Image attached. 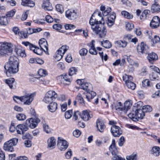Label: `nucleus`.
<instances>
[{"label":"nucleus","instance_id":"obj_1","mask_svg":"<svg viewBox=\"0 0 160 160\" xmlns=\"http://www.w3.org/2000/svg\"><path fill=\"white\" fill-rule=\"evenodd\" d=\"M19 62L18 58L15 56H10L8 59V63L4 67L7 76L11 77L12 75L17 72L19 70Z\"/></svg>","mask_w":160,"mask_h":160},{"label":"nucleus","instance_id":"obj_2","mask_svg":"<svg viewBox=\"0 0 160 160\" xmlns=\"http://www.w3.org/2000/svg\"><path fill=\"white\" fill-rule=\"evenodd\" d=\"M91 85L85 81L84 79H81V89L85 90L84 92L81 91L82 93V97L81 96V103L84 104L83 98L85 97L88 101L92 99L96 95L95 92L91 91L92 89Z\"/></svg>","mask_w":160,"mask_h":160},{"label":"nucleus","instance_id":"obj_3","mask_svg":"<svg viewBox=\"0 0 160 160\" xmlns=\"http://www.w3.org/2000/svg\"><path fill=\"white\" fill-rule=\"evenodd\" d=\"M12 45L9 43H3L0 45V57L9 55L12 51Z\"/></svg>","mask_w":160,"mask_h":160},{"label":"nucleus","instance_id":"obj_4","mask_svg":"<svg viewBox=\"0 0 160 160\" xmlns=\"http://www.w3.org/2000/svg\"><path fill=\"white\" fill-rule=\"evenodd\" d=\"M18 139L16 138H12L5 143L3 148L6 151L12 152L13 150V146H15L17 143Z\"/></svg>","mask_w":160,"mask_h":160},{"label":"nucleus","instance_id":"obj_5","mask_svg":"<svg viewBox=\"0 0 160 160\" xmlns=\"http://www.w3.org/2000/svg\"><path fill=\"white\" fill-rule=\"evenodd\" d=\"M109 150L111 152L112 154L114 155L112 158V160H125L124 158L116 155L117 150L115 145V141L114 139L112 141V144L109 147Z\"/></svg>","mask_w":160,"mask_h":160},{"label":"nucleus","instance_id":"obj_6","mask_svg":"<svg viewBox=\"0 0 160 160\" xmlns=\"http://www.w3.org/2000/svg\"><path fill=\"white\" fill-rule=\"evenodd\" d=\"M137 51L139 54L142 55L147 54L149 52V48L144 42H141L137 47Z\"/></svg>","mask_w":160,"mask_h":160},{"label":"nucleus","instance_id":"obj_7","mask_svg":"<svg viewBox=\"0 0 160 160\" xmlns=\"http://www.w3.org/2000/svg\"><path fill=\"white\" fill-rule=\"evenodd\" d=\"M92 30L96 33L98 34L99 37L101 38L104 37L107 33L106 28L104 27V25L102 24L99 25L98 27Z\"/></svg>","mask_w":160,"mask_h":160},{"label":"nucleus","instance_id":"obj_8","mask_svg":"<svg viewBox=\"0 0 160 160\" xmlns=\"http://www.w3.org/2000/svg\"><path fill=\"white\" fill-rule=\"evenodd\" d=\"M40 122V120L37 117L35 118H31L27 119L26 121V124L28 127L32 128H34L36 127L37 124Z\"/></svg>","mask_w":160,"mask_h":160},{"label":"nucleus","instance_id":"obj_9","mask_svg":"<svg viewBox=\"0 0 160 160\" xmlns=\"http://www.w3.org/2000/svg\"><path fill=\"white\" fill-rule=\"evenodd\" d=\"M35 94L34 93H28L22 96V102L24 104L29 105L33 99Z\"/></svg>","mask_w":160,"mask_h":160},{"label":"nucleus","instance_id":"obj_10","mask_svg":"<svg viewBox=\"0 0 160 160\" xmlns=\"http://www.w3.org/2000/svg\"><path fill=\"white\" fill-rule=\"evenodd\" d=\"M58 146L61 151H64L68 147V144L67 142L60 137H58Z\"/></svg>","mask_w":160,"mask_h":160},{"label":"nucleus","instance_id":"obj_11","mask_svg":"<svg viewBox=\"0 0 160 160\" xmlns=\"http://www.w3.org/2000/svg\"><path fill=\"white\" fill-rule=\"evenodd\" d=\"M58 79L61 81V83H63L65 85H68L72 81V77L69 76V74H65L58 77Z\"/></svg>","mask_w":160,"mask_h":160},{"label":"nucleus","instance_id":"obj_12","mask_svg":"<svg viewBox=\"0 0 160 160\" xmlns=\"http://www.w3.org/2000/svg\"><path fill=\"white\" fill-rule=\"evenodd\" d=\"M101 23L100 20H99L98 18H96L95 17V13H93L89 20V24L91 25L92 30L96 28L99 25L101 24Z\"/></svg>","mask_w":160,"mask_h":160},{"label":"nucleus","instance_id":"obj_13","mask_svg":"<svg viewBox=\"0 0 160 160\" xmlns=\"http://www.w3.org/2000/svg\"><path fill=\"white\" fill-rule=\"evenodd\" d=\"M69 47L67 45H63L58 50L56 55V58L57 60H60L63 57L64 53L68 49Z\"/></svg>","mask_w":160,"mask_h":160},{"label":"nucleus","instance_id":"obj_14","mask_svg":"<svg viewBox=\"0 0 160 160\" xmlns=\"http://www.w3.org/2000/svg\"><path fill=\"white\" fill-rule=\"evenodd\" d=\"M151 69L153 71H154V72H152V74L150 75L149 78L151 80H154L155 79L158 80V74L160 75V70L159 69L154 66H151L150 67Z\"/></svg>","mask_w":160,"mask_h":160},{"label":"nucleus","instance_id":"obj_15","mask_svg":"<svg viewBox=\"0 0 160 160\" xmlns=\"http://www.w3.org/2000/svg\"><path fill=\"white\" fill-rule=\"evenodd\" d=\"M17 133L20 134H23L25 132L27 131L28 128L25 122L24 124H20L16 127Z\"/></svg>","mask_w":160,"mask_h":160},{"label":"nucleus","instance_id":"obj_16","mask_svg":"<svg viewBox=\"0 0 160 160\" xmlns=\"http://www.w3.org/2000/svg\"><path fill=\"white\" fill-rule=\"evenodd\" d=\"M111 131L114 137H118L122 133L121 128L118 126L113 125L111 128Z\"/></svg>","mask_w":160,"mask_h":160},{"label":"nucleus","instance_id":"obj_17","mask_svg":"<svg viewBox=\"0 0 160 160\" xmlns=\"http://www.w3.org/2000/svg\"><path fill=\"white\" fill-rule=\"evenodd\" d=\"M38 43L40 48L42 49L46 53L48 54V44L46 40L43 38L39 40Z\"/></svg>","mask_w":160,"mask_h":160},{"label":"nucleus","instance_id":"obj_18","mask_svg":"<svg viewBox=\"0 0 160 160\" xmlns=\"http://www.w3.org/2000/svg\"><path fill=\"white\" fill-rule=\"evenodd\" d=\"M160 18L157 16L154 17L150 23V27L152 28H155L159 26Z\"/></svg>","mask_w":160,"mask_h":160},{"label":"nucleus","instance_id":"obj_19","mask_svg":"<svg viewBox=\"0 0 160 160\" xmlns=\"http://www.w3.org/2000/svg\"><path fill=\"white\" fill-rule=\"evenodd\" d=\"M66 17L69 19L75 20L78 17V15L74 10H68L66 12Z\"/></svg>","mask_w":160,"mask_h":160},{"label":"nucleus","instance_id":"obj_20","mask_svg":"<svg viewBox=\"0 0 160 160\" xmlns=\"http://www.w3.org/2000/svg\"><path fill=\"white\" fill-rule=\"evenodd\" d=\"M96 123L98 130L101 132H103L106 127L104 121L102 119H98L97 120Z\"/></svg>","mask_w":160,"mask_h":160},{"label":"nucleus","instance_id":"obj_21","mask_svg":"<svg viewBox=\"0 0 160 160\" xmlns=\"http://www.w3.org/2000/svg\"><path fill=\"white\" fill-rule=\"evenodd\" d=\"M92 117V114H89L88 111L86 110L82 111V115L81 116L82 119L85 121H88Z\"/></svg>","mask_w":160,"mask_h":160},{"label":"nucleus","instance_id":"obj_22","mask_svg":"<svg viewBox=\"0 0 160 160\" xmlns=\"http://www.w3.org/2000/svg\"><path fill=\"white\" fill-rule=\"evenodd\" d=\"M147 58L150 63L153 64L155 61L158 59V58L156 53L152 52L148 54Z\"/></svg>","mask_w":160,"mask_h":160},{"label":"nucleus","instance_id":"obj_23","mask_svg":"<svg viewBox=\"0 0 160 160\" xmlns=\"http://www.w3.org/2000/svg\"><path fill=\"white\" fill-rule=\"evenodd\" d=\"M42 7L45 10L51 11L53 9V8L49 2V0H43Z\"/></svg>","mask_w":160,"mask_h":160},{"label":"nucleus","instance_id":"obj_24","mask_svg":"<svg viewBox=\"0 0 160 160\" xmlns=\"http://www.w3.org/2000/svg\"><path fill=\"white\" fill-rule=\"evenodd\" d=\"M5 82L8 84L11 89H14L16 88V82L13 78H10L5 80Z\"/></svg>","mask_w":160,"mask_h":160},{"label":"nucleus","instance_id":"obj_25","mask_svg":"<svg viewBox=\"0 0 160 160\" xmlns=\"http://www.w3.org/2000/svg\"><path fill=\"white\" fill-rule=\"evenodd\" d=\"M15 51L18 55L22 57H25L26 56L25 50L22 48H16Z\"/></svg>","mask_w":160,"mask_h":160},{"label":"nucleus","instance_id":"obj_26","mask_svg":"<svg viewBox=\"0 0 160 160\" xmlns=\"http://www.w3.org/2000/svg\"><path fill=\"white\" fill-rule=\"evenodd\" d=\"M49 110L51 112H55L57 108V104L54 102H51L48 107Z\"/></svg>","mask_w":160,"mask_h":160},{"label":"nucleus","instance_id":"obj_27","mask_svg":"<svg viewBox=\"0 0 160 160\" xmlns=\"http://www.w3.org/2000/svg\"><path fill=\"white\" fill-rule=\"evenodd\" d=\"M48 147L49 148H54L56 145V140L53 137L49 138L48 140Z\"/></svg>","mask_w":160,"mask_h":160},{"label":"nucleus","instance_id":"obj_28","mask_svg":"<svg viewBox=\"0 0 160 160\" xmlns=\"http://www.w3.org/2000/svg\"><path fill=\"white\" fill-rule=\"evenodd\" d=\"M132 105L131 101L128 100L126 101L123 106V112L126 113L127 111L130 109Z\"/></svg>","mask_w":160,"mask_h":160},{"label":"nucleus","instance_id":"obj_29","mask_svg":"<svg viewBox=\"0 0 160 160\" xmlns=\"http://www.w3.org/2000/svg\"><path fill=\"white\" fill-rule=\"evenodd\" d=\"M160 148L158 146H154L152 148L151 151V153L155 156H158L160 153Z\"/></svg>","mask_w":160,"mask_h":160},{"label":"nucleus","instance_id":"obj_30","mask_svg":"<svg viewBox=\"0 0 160 160\" xmlns=\"http://www.w3.org/2000/svg\"><path fill=\"white\" fill-rule=\"evenodd\" d=\"M22 44L26 47H28L29 49L32 50L33 52H34V49H36L37 47L35 46L34 45L28 42H22Z\"/></svg>","mask_w":160,"mask_h":160},{"label":"nucleus","instance_id":"obj_31","mask_svg":"<svg viewBox=\"0 0 160 160\" xmlns=\"http://www.w3.org/2000/svg\"><path fill=\"white\" fill-rule=\"evenodd\" d=\"M136 116L138 120L142 119L145 116V113L142 109H138L135 111Z\"/></svg>","mask_w":160,"mask_h":160},{"label":"nucleus","instance_id":"obj_32","mask_svg":"<svg viewBox=\"0 0 160 160\" xmlns=\"http://www.w3.org/2000/svg\"><path fill=\"white\" fill-rule=\"evenodd\" d=\"M151 11L152 12H159L160 11V5L157 3L152 4L151 7Z\"/></svg>","mask_w":160,"mask_h":160},{"label":"nucleus","instance_id":"obj_33","mask_svg":"<svg viewBox=\"0 0 160 160\" xmlns=\"http://www.w3.org/2000/svg\"><path fill=\"white\" fill-rule=\"evenodd\" d=\"M114 108L117 111L123 112V106L120 102H117L116 103H114V106L112 107V108Z\"/></svg>","mask_w":160,"mask_h":160},{"label":"nucleus","instance_id":"obj_34","mask_svg":"<svg viewBox=\"0 0 160 160\" xmlns=\"http://www.w3.org/2000/svg\"><path fill=\"white\" fill-rule=\"evenodd\" d=\"M127 44V42L124 40H119L115 42V45L119 48H125Z\"/></svg>","mask_w":160,"mask_h":160},{"label":"nucleus","instance_id":"obj_35","mask_svg":"<svg viewBox=\"0 0 160 160\" xmlns=\"http://www.w3.org/2000/svg\"><path fill=\"white\" fill-rule=\"evenodd\" d=\"M47 93L51 97L53 100H54L56 98H57L58 96L57 93L53 90H49L47 92Z\"/></svg>","mask_w":160,"mask_h":160},{"label":"nucleus","instance_id":"obj_36","mask_svg":"<svg viewBox=\"0 0 160 160\" xmlns=\"http://www.w3.org/2000/svg\"><path fill=\"white\" fill-rule=\"evenodd\" d=\"M126 158L127 160H138L137 153L136 152H134L130 155L127 156Z\"/></svg>","mask_w":160,"mask_h":160},{"label":"nucleus","instance_id":"obj_37","mask_svg":"<svg viewBox=\"0 0 160 160\" xmlns=\"http://www.w3.org/2000/svg\"><path fill=\"white\" fill-rule=\"evenodd\" d=\"M121 13L122 15L125 18L128 19H131L133 18V16L132 15L130 14L128 12L125 11H122Z\"/></svg>","mask_w":160,"mask_h":160},{"label":"nucleus","instance_id":"obj_38","mask_svg":"<svg viewBox=\"0 0 160 160\" xmlns=\"http://www.w3.org/2000/svg\"><path fill=\"white\" fill-rule=\"evenodd\" d=\"M101 43L102 46L106 48H110L112 46L111 42L108 40L103 41L101 42Z\"/></svg>","mask_w":160,"mask_h":160},{"label":"nucleus","instance_id":"obj_39","mask_svg":"<svg viewBox=\"0 0 160 160\" xmlns=\"http://www.w3.org/2000/svg\"><path fill=\"white\" fill-rule=\"evenodd\" d=\"M43 124V127L44 131L47 133H48L51 132V129L49 128L48 125L44 121H42Z\"/></svg>","mask_w":160,"mask_h":160},{"label":"nucleus","instance_id":"obj_40","mask_svg":"<svg viewBox=\"0 0 160 160\" xmlns=\"http://www.w3.org/2000/svg\"><path fill=\"white\" fill-rule=\"evenodd\" d=\"M126 85L129 89L134 90L136 88V84L132 81H129L126 84Z\"/></svg>","mask_w":160,"mask_h":160},{"label":"nucleus","instance_id":"obj_41","mask_svg":"<svg viewBox=\"0 0 160 160\" xmlns=\"http://www.w3.org/2000/svg\"><path fill=\"white\" fill-rule=\"evenodd\" d=\"M128 116L129 118L131 119L132 121L134 122H137L138 121V119L136 116L135 112L134 113L133 112H131L129 113L128 115Z\"/></svg>","mask_w":160,"mask_h":160},{"label":"nucleus","instance_id":"obj_42","mask_svg":"<svg viewBox=\"0 0 160 160\" xmlns=\"http://www.w3.org/2000/svg\"><path fill=\"white\" fill-rule=\"evenodd\" d=\"M16 118L19 121H23L26 118V115L22 113H19L16 115Z\"/></svg>","mask_w":160,"mask_h":160},{"label":"nucleus","instance_id":"obj_43","mask_svg":"<svg viewBox=\"0 0 160 160\" xmlns=\"http://www.w3.org/2000/svg\"><path fill=\"white\" fill-rule=\"evenodd\" d=\"M38 73L39 76L42 77H45L48 74V72L46 70L42 68L39 69Z\"/></svg>","mask_w":160,"mask_h":160},{"label":"nucleus","instance_id":"obj_44","mask_svg":"<svg viewBox=\"0 0 160 160\" xmlns=\"http://www.w3.org/2000/svg\"><path fill=\"white\" fill-rule=\"evenodd\" d=\"M8 24L7 18L5 17H1L0 18V24L1 25H6Z\"/></svg>","mask_w":160,"mask_h":160},{"label":"nucleus","instance_id":"obj_45","mask_svg":"<svg viewBox=\"0 0 160 160\" xmlns=\"http://www.w3.org/2000/svg\"><path fill=\"white\" fill-rule=\"evenodd\" d=\"M48 94L47 92L43 100V101L46 103H49L53 100L51 97Z\"/></svg>","mask_w":160,"mask_h":160},{"label":"nucleus","instance_id":"obj_46","mask_svg":"<svg viewBox=\"0 0 160 160\" xmlns=\"http://www.w3.org/2000/svg\"><path fill=\"white\" fill-rule=\"evenodd\" d=\"M142 110L145 112H149L152 111V108L149 105H146L143 107L142 108Z\"/></svg>","mask_w":160,"mask_h":160},{"label":"nucleus","instance_id":"obj_47","mask_svg":"<svg viewBox=\"0 0 160 160\" xmlns=\"http://www.w3.org/2000/svg\"><path fill=\"white\" fill-rule=\"evenodd\" d=\"M142 85L144 87H151L152 86V84L150 83V81L147 79L144 80L142 81Z\"/></svg>","mask_w":160,"mask_h":160},{"label":"nucleus","instance_id":"obj_48","mask_svg":"<svg viewBox=\"0 0 160 160\" xmlns=\"http://www.w3.org/2000/svg\"><path fill=\"white\" fill-rule=\"evenodd\" d=\"M77 72V69L75 67H72L69 69L68 74L71 77L74 74H76Z\"/></svg>","mask_w":160,"mask_h":160},{"label":"nucleus","instance_id":"obj_49","mask_svg":"<svg viewBox=\"0 0 160 160\" xmlns=\"http://www.w3.org/2000/svg\"><path fill=\"white\" fill-rule=\"evenodd\" d=\"M72 114V110H68L65 112V117L66 118L69 119L71 117Z\"/></svg>","mask_w":160,"mask_h":160},{"label":"nucleus","instance_id":"obj_50","mask_svg":"<svg viewBox=\"0 0 160 160\" xmlns=\"http://www.w3.org/2000/svg\"><path fill=\"white\" fill-rule=\"evenodd\" d=\"M89 52L92 55H97V52L96 50L95 47L93 45L92 46H91Z\"/></svg>","mask_w":160,"mask_h":160},{"label":"nucleus","instance_id":"obj_51","mask_svg":"<svg viewBox=\"0 0 160 160\" xmlns=\"http://www.w3.org/2000/svg\"><path fill=\"white\" fill-rule=\"evenodd\" d=\"M35 51L34 53L39 55H41L42 54L43 52L44 51L41 48H39L38 47H36V49H34Z\"/></svg>","mask_w":160,"mask_h":160},{"label":"nucleus","instance_id":"obj_52","mask_svg":"<svg viewBox=\"0 0 160 160\" xmlns=\"http://www.w3.org/2000/svg\"><path fill=\"white\" fill-rule=\"evenodd\" d=\"M134 24L132 23H127L126 25V29L127 30L131 31L134 28Z\"/></svg>","mask_w":160,"mask_h":160},{"label":"nucleus","instance_id":"obj_53","mask_svg":"<svg viewBox=\"0 0 160 160\" xmlns=\"http://www.w3.org/2000/svg\"><path fill=\"white\" fill-rule=\"evenodd\" d=\"M13 100L17 103L20 102H22V96L20 97L17 96H14L13 97Z\"/></svg>","mask_w":160,"mask_h":160},{"label":"nucleus","instance_id":"obj_54","mask_svg":"<svg viewBox=\"0 0 160 160\" xmlns=\"http://www.w3.org/2000/svg\"><path fill=\"white\" fill-rule=\"evenodd\" d=\"M111 8L110 7L107 8L103 12H102V14L103 16H106L111 12Z\"/></svg>","mask_w":160,"mask_h":160},{"label":"nucleus","instance_id":"obj_55","mask_svg":"<svg viewBox=\"0 0 160 160\" xmlns=\"http://www.w3.org/2000/svg\"><path fill=\"white\" fill-rule=\"evenodd\" d=\"M111 8L110 7L107 8L103 12H102V14L103 16H106L111 12Z\"/></svg>","mask_w":160,"mask_h":160},{"label":"nucleus","instance_id":"obj_56","mask_svg":"<svg viewBox=\"0 0 160 160\" xmlns=\"http://www.w3.org/2000/svg\"><path fill=\"white\" fill-rule=\"evenodd\" d=\"M80 116V112L79 111H77L74 112V114L73 115V118L75 120H77L78 118V117Z\"/></svg>","mask_w":160,"mask_h":160},{"label":"nucleus","instance_id":"obj_57","mask_svg":"<svg viewBox=\"0 0 160 160\" xmlns=\"http://www.w3.org/2000/svg\"><path fill=\"white\" fill-rule=\"evenodd\" d=\"M72 155V152L71 149L68 150L65 153V157L67 159H70Z\"/></svg>","mask_w":160,"mask_h":160},{"label":"nucleus","instance_id":"obj_58","mask_svg":"<svg viewBox=\"0 0 160 160\" xmlns=\"http://www.w3.org/2000/svg\"><path fill=\"white\" fill-rule=\"evenodd\" d=\"M16 130V127L15 126L14 122H12L11 124L9 127V131L11 132H13Z\"/></svg>","mask_w":160,"mask_h":160},{"label":"nucleus","instance_id":"obj_59","mask_svg":"<svg viewBox=\"0 0 160 160\" xmlns=\"http://www.w3.org/2000/svg\"><path fill=\"white\" fill-rule=\"evenodd\" d=\"M52 27L54 29L58 31L62 28V26L60 24H55L53 25Z\"/></svg>","mask_w":160,"mask_h":160},{"label":"nucleus","instance_id":"obj_60","mask_svg":"<svg viewBox=\"0 0 160 160\" xmlns=\"http://www.w3.org/2000/svg\"><path fill=\"white\" fill-rule=\"evenodd\" d=\"M28 14V11H27L25 12L22 15L21 20L23 21L25 20L27 18Z\"/></svg>","mask_w":160,"mask_h":160},{"label":"nucleus","instance_id":"obj_61","mask_svg":"<svg viewBox=\"0 0 160 160\" xmlns=\"http://www.w3.org/2000/svg\"><path fill=\"white\" fill-rule=\"evenodd\" d=\"M56 9L57 11L61 13H62L63 11V8L62 6L61 5L58 4L56 6Z\"/></svg>","mask_w":160,"mask_h":160},{"label":"nucleus","instance_id":"obj_62","mask_svg":"<svg viewBox=\"0 0 160 160\" xmlns=\"http://www.w3.org/2000/svg\"><path fill=\"white\" fill-rule=\"evenodd\" d=\"M124 142H125L124 138L122 136L120 138V139L118 141V145L120 146L121 147L123 145Z\"/></svg>","mask_w":160,"mask_h":160},{"label":"nucleus","instance_id":"obj_63","mask_svg":"<svg viewBox=\"0 0 160 160\" xmlns=\"http://www.w3.org/2000/svg\"><path fill=\"white\" fill-rule=\"evenodd\" d=\"M18 34L20 37L22 38H26L28 37V35H27V33H25L23 31L20 32L18 33Z\"/></svg>","mask_w":160,"mask_h":160},{"label":"nucleus","instance_id":"obj_64","mask_svg":"<svg viewBox=\"0 0 160 160\" xmlns=\"http://www.w3.org/2000/svg\"><path fill=\"white\" fill-rule=\"evenodd\" d=\"M46 21L48 23H51L53 21V19L50 16L47 15L45 17Z\"/></svg>","mask_w":160,"mask_h":160}]
</instances>
